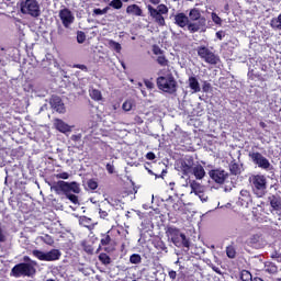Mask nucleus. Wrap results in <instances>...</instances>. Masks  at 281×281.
Instances as JSON below:
<instances>
[{"label": "nucleus", "mask_w": 281, "mask_h": 281, "mask_svg": "<svg viewBox=\"0 0 281 281\" xmlns=\"http://www.w3.org/2000/svg\"><path fill=\"white\" fill-rule=\"evenodd\" d=\"M50 190L55 191L56 194H64L69 202L74 204H78V196L76 194L80 193V188L76 182H65V181H56L50 187ZM74 192V194L69 193Z\"/></svg>", "instance_id": "nucleus-1"}, {"label": "nucleus", "mask_w": 281, "mask_h": 281, "mask_svg": "<svg viewBox=\"0 0 281 281\" xmlns=\"http://www.w3.org/2000/svg\"><path fill=\"white\" fill-rule=\"evenodd\" d=\"M173 24L180 29H187L191 34H195L201 29L205 27V21H191L184 12H179L173 15Z\"/></svg>", "instance_id": "nucleus-2"}, {"label": "nucleus", "mask_w": 281, "mask_h": 281, "mask_svg": "<svg viewBox=\"0 0 281 281\" xmlns=\"http://www.w3.org/2000/svg\"><path fill=\"white\" fill-rule=\"evenodd\" d=\"M156 87L158 90L167 94H176L178 92V81L172 74H167L156 78Z\"/></svg>", "instance_id": "nucleus-3"}, {"label": "nucleus", "mask_w": 281, "mask_h": 281, "mask_svg": "<svg viewBox=\"0 0 281 281\" xmlns=\"http://www.w3.org/2000/svg\"><path fill=\"white\" fill-rule=\"evenodd\" d=\"M147 14H149V18L151 21H154V23H156V25L165 27L167 23L165 21V16L162 15L169 14V8H167L165 4H158L156 8L148 4Z\"/></svg>", "instance_id": "nucleus-4"}, {"label": "nucleus", "mask_w": 281, "mask_h": 281, "mask_svg": "<svg viewBox=\"0 0 281 281\" xmlns=\"http://www.w3.org/2000/svg\"><path fill=\"white\" fill-rule=\"evenodd\" d=\"M249 182L251 183V190L254 192L255 198L261 199L266 195V190L268 188V181L263 175L257 173L249 178Z\"/></svg>", "instance_id": "nucleus-5"}, {"label": "nucleus", "mask_w": 281, "mask_h": 281, "mask_svg": "<svg viewBox=\"0 0 281 281\" xmlns=\"http://www.w3.org/2000/svg\"><path fill=\"white\" fill-rule=\"evenodd\" d=\"M20 12L33 19L42 16V10L37 0H22L20 2Z\"/></svg>", "instance_id": "nucleus-6"}, {"label": "nucleus", "mask_w": 281, "mask_h": 281, "mask_svg": "<svg viewBox=\"0 0 281 281\" xmlns=\"http://www.w3.org/2000/svg\"><path fill=\"white\" fill-rule=\"evenodd\" d=\"M167 237L171 239V243L176 245L178 248H190V239L187 238V235L180 232V229L176 227L167 228Z\"/></svg>", "instance_id": "nucleus-7"}, {"label": "nucleus", "mask_w": 281, "mask_h": 281, "mask_svg": "<svg viewBox=\"0 0 281 281\" xmlns=\"http://www.w3.org/2000/svg\"><path fill=\"white\" fill-rule=\"evenodd\" d=\"M196 56L199 59L203 60V63L210 66H216L218 63H221V57L203 45L196 46Z\"/></svg>", "instance_id": "nucleus-8"}, {"label": "nucleus", "mask_w": 281, "mask_h": 281, "mask_svg": "<svg viewBox=\"0 0 281 281\" xmlns=\"http://www.w3.org/2000/svg\"><path fill=\"white\" fill-rule=\"evenodd\" d=\"M35 273H36V270H35V267H33V265L27 262H20L13 266V268H11L10 276L13 278H21V277L32 278L33 276H35Z\"/></svg>", "instance_id": "nucleus-9"}, {"label": "nucleus", "mask_w": 281, "mask_h": 281, "mask_svg": "<svg viewBox=\"0 0 281 281\" xmlns=\"http://www.w3.org/2000/svg\"><path fill=\"white\" fill-rule=\"evenodd\" d=\"M120 236V229L113 227L109 229L105 234L100 235V246L98 251L102 250L103 247L111 246L115 244V238Z\"/></svg>", "instance_id": "nucleus-10"}, {"label": "nucleus", "mask_w": 281, "mask_h": 281, "mask_svg": "<svg viewBox=\"0 0 281 281\" xmlns=\"http://www.w3.org/2000/svg\"><path fill=\"white\" fill-rule=\"evenodd\" d=\"M249 159L261 170L270 169V161L258 151H249Z\"/></svg>", "instance_id": "nucleus-11"}, {"label": "nucleus", "mask_w": 281, "mask_h": 281, "mask_svg": "<svg viewBox=\"0 0 281 281\" xmlns=\"http://www.w3.org/2000/svg\"><path fill=\"white\" fill-rule=\"evenodd\" d=\"M58 19H60V23L65 29H69V26L74 23V15L71 14V11L67 8L58 11Z\"/></svg>", "instance_id": "nucleus-12"}, {"label": "nucleus", "mask_w": 281, "mask_h": 281, "mask_svg": "<svg viewBox=\"0 0 281 281\" xmlns=\"http://www.w3.org/2000/svg\"><path fill=\"white\" fill-rule=\"evenodd\" d=\"M194 167H196V165H194V160L191 156L179 161L180 172H182L183 176L190 175V171L193 170Z\"/></svg>", "instance_id": "nucleus-13"}, {"label": "nucleus", "mask_w": 281, "mask_h": 281, "mask_svg": "<svg viewBox=\"0 0 281 281\" xmlns=\"http://www.w3.org/2000/svg\"><path fill=\"white\" fill-rule=\"evenodd\" d=\"M207 176H210V179H212L216 184H223L227 179V173L221 169H212L207 172Z\"/></svg>", "instance_id": "nucleus-14"}, {"label": "nucleus", "mask_w": 281, "mask_h": 281, "mask_svg": "<svg viewBox=\"0 0 281 281\" xmlns=\"http://www.w3.org/2000/svg\"><path fill=\"white\" fill-rule=\"evenodd\" d=\"M238 202L240 203V206L249 207L251 203H254L251 192L246 189L240 190V196L238 198Z\"/></svg>", "instance_id": "nucleus-15"}, {"label": "nucleus", "mask_w": 281, "mask_h": 281, "mask_svg": "<svg viewBox=\"0 0 281 281\" xmlns=\"http://www.w3.org/2000/svg\"><path fill=\"white\" fill-rule=\"evenodd\" d=\"M50 108H53V110H55V112L58 114L65 113V104L58 95L50 97Z\"/></svg>", "instance_id": "nucleus-16"}, {"label": "nucleus", "mask_w": 281, "mask_h": 281, "mask_svg": "<svg viewBox=\"0 0 281 281\" xmlns=\"http://www.w3.org/2000/svg\"><path fill=\"white\" fill-rule=\"evenodd\" d=\"M204 188L199 182L192 180L191 181V193L199 196L201 201L205 202L207 199L203 195Z\"/></svg>", "instance_id": "nucleus-17"}, {"label": "nucleus", "mask_w": 281, "mask_h": 281, "mask_svg": "<svg viewBox=\"0 0 281 281\" xmlns=\"http://www.w3.org/2000/svg\"><path fill=\"white\" fill-rule=\"evenodd\" d=\"M60 250L58 249H50V251L46 252L45 257L40 259V261L44 262H54L60 259Z\"/></svg>", "instance_id": "nucleus-18"}, {"label": "nucleus", "mask_w": 281, "mask_h": 281, "mask_svg": "<svg viewBox=\"0 0 281 281\" xmlns=\"http://www.w3.org/2000/svg\"><path fill=\"white\" fill-rule=\"evenodd\" d=\"M125 14L130 15V16H138V18H143V9H140V7H138L137 4H130L125 8Z\"/></svg>", "instance_id": "nucleus-19"}, {"label": "nucleus", "mask_w": 281, "mask_h": 281, "mask_svg": "<svg viewBox=\"0 0 281 281\" xmlns=\"http://www.w3.org/2000/svg\"><path fill=\"white\" fill-rule=\"evenodd\" d=\"M268 201L270 203V207H272V211L281 212V198L277 195H270L268 196Z\"/></svg>", "instance_id": "nucleus-20"}, {"label": "nucleus", "mask_w": 281, "mask_h": 281, "mask_svg": "<svg viewBox=\"0 0 281 281\" xmlns=\"http://www.w3.org/2000/svg\"><path fill=\"white\" fill-rule=\"evenodd\" d=\"M187 18L191 19L192 22L194 21L205 22V18L201 15V11H199V9L196 8H192L191 10H189V15H187Z\"/></svg>", "instance_id": "nucleus-21"}, {"label": "nucleus", "mask_w": 281, "mask_h": 281, "mask_svg": "<svg viewBox=\"0 0 281 281\" xmlns=\"http://www.w3.org/2000/svg\"><path fill=\"white\" fill-rule=\"evenodd\" d=\"M55 130L63 134L70 132L69 125L60 119L55 120Z\"/></svg>", "instance_id": "nucleus-22"}, {"label": "nucleus", "mask_w": 281, "mask_h": 281, "mask_svg": "<svg viewBox=\"0 0 281 281\" xmlns=\"http://www.w3.org/2000/svg\"><path fill=\"white\" fill-rule=\"evenodd\" d=\"M191 175L194 176V179L202 180L205 177V170L203 169V166L196 165L194 166V169L191 170Z\"/></svg>", "instance_id": "nucleus-23"}, {"label": "nucleus", "mask_w": 281, "mask_h": 281, "mask_svg": "<svg viewBox=\"0 0 281 281\" xmlns=\"http://www.w3.org/2000/svg\"><path fill=\"white\" fill-rule=\"evenodd\" d=\"M263 270H265L266 273H268V274H277V272H278L277 265H274V263L271 262V261H266V262L263 263Z\"/></svg>", "instance_id": "nucleus-24"}, {"label": "nucleus", "mask_w": 281, "mask_h": 281, "mask_svg": "<svg viewBox=\"0 0 281 281\" xmlns=\"http://www.w3.org/2000/svg\"><path fill=\"white\" fill-rule=\"evenodd\" d=\"M229 173L232 176H239L241 173L240 165L236 160L229 162Z\"/></svg>", "instance_id": "nucleus-25"}, {"label": "nucleus", "mask_w": 281, "mask_h": 281, "mask_svg": "<svg viewBox=\"0 0 281 281\" xmlns=\"http://www.w3.org/2000/svg\"><path fill=\"white\" fill-rule=\"evenodd\" d=\"M270 27L274 31H281V13L270 20Z\"/></svg>", "instance_id": "nucleus-26"}, {"label": "nucleus", "mask_w": 281, "mask_h": 281, "mask_svg": "<svg viewBox=\"0 0 281 281\" xmlns=\"http://www.w3.org/2000/svg\"><path fill=\"white\" fill-rule=\"evenodd\" d=\"M189 88H191L192 92L199 93L201 92V88L199 87V81L195 77H189Z\"/></svg>", "instance_id": "nucleus-27"}, {"label": "nucleus", "mask_w": 281, "mask_h": 281, "mask_svg": "<svg viewBox=\"0 0 281 281\" xmlns=\"http://www.w3.org/2000/svg\"><path fill=\"white\" fill-rule=\"evenodd\" d=\"M9 64V57L7 56V50L0 48V70Z\"/></svg>", "instance_id": "nucleus-28"}, {"label": "nucleus", "mask_w": 281, "mask_h": 281, "mask_svg": "<svg viewBox=\"0 0 281 281\" xmlns=\"http://www.w3.org/2000/svg\"><path fill=\"white\" fill-rule=\"evenodd\" d=\"M167 203L172 204L173 211H176V212L182 210V207L184 205L182 200H178L177 202H173V198L172 196H169L167 199Z\"/></svg>", "instance_id": "nucleus-29"}, {"label": "nucleus", "mask_w": 281, "mask_h": 281, "mask_svg": "<svg viewBox=\"0 0 281 281\" xmlns=\"http://www.w3.org/2000/svg\"><path fill=\"white\" fill-rule=\"evenodd\" d=\"M89 97L95 102L102 101V92L98 89L89 90Z\"/></svg>", "instance_id": "nucleus-30"}, {"label": "nucleus", "mask_w": 281, "mask_h": 281, "mask_svg": "<svg viewBox=\"0 0 281 281\" xmlns=\"http://www.w3.org/2000/svg\"><path fill=\"white\" fill-rule=\"evenodd\" d=\"M109 47L113 49V52H115L116 54L122 53V44L117 43L114 40H109Z\"/></svg>", "instance_id": "nucleus-31"}, {"label": "nucleus", "mask_w": 281, "mask_h": 281, "mask_svg": "<svg viewBox=\"0 0 281 281\" xmlns=\"http://www.w3.org/2000/svg\"><path fill=\"white\" fill-rule=\"evenodd\" d=\"M98 260H100V262H102V265L104 266H110L112 260L111 257L108 254H100V256H98Z\"/></svg>", "instance_id": "nucleus-32"}, {"label": "nucleus", "mask_w": 281, "mask_h": 281, "mask_svg": "<svg viewBox=\"0 0 281 281\" xmlns=\"http://www.w3.org/2000/svg\"><path fill=\"white\" fill-rule=\"evenodd\" d=\"M156 63L160 65V67H168L169 66V59L165 55H160L156 58Z\"/></svg>", "instance_id": "nucleus-33"}, {"label": "nucleus", "mask_w": 281, "mask_h": 281, "mask_svg": "<svg viewBox=\"0 0 281 281\" xmlns=\"http://www.w3.org/2000/svg\"><path fill=\"white\" fill-rule=\"evenodd\" d=\"M124 0H111V3H109V7L121 10L124 7Z\"/></svg>", "instance_id": "nucleus-34"}, {"label": "nucleus", "mask_w": 281, "mask_h": 281, "mask_svg": "<svg viewBox=\"0 0 281 281\" xmlns=\"http://www.w3.org/2000/svg\"><path fill=\"white\" fill-rule=\"evenodd\" d=\"M240 280H243V281H254L256 279L252 278L251 272H249L248 270H243L240 272Z\"/></svg>", "instance_id": "nucleus-35"}, {"label": "nucleus", "mask_w": 281, "mask_h": 281, "mask_svg": "<svg viewBox=\"0 0 281 281\" xmlns=\"http://www.w3.org/2000/svg\"><path fill=\"white\" fill-rule=\"evenodd\" d=\"M225 252L227 255V258L229 259L236 258V248H234V246H227V248H225Z\"/></svg>", "instance_id": "nucleus-36"}, {"label": "nucleus", "mask_w": 281, "mask_h": 281, "mask_svg": "<svg viewBox=\"0 0 281 281\" xmlns=\"http://www.w3.org/2000/svg\"><path fill=\"white\" fill-rule=\"evenodd\" d=\"M260 234H254L251 237H249V245L256 246L260 244Z\"/></svg>", "instance_id": "nucleus-37"}, {"label": "nucleus", "mask_w": 281, "mask_h": 281, "mask_svg": "<svg viewBox=\"0 0 281 281\" xmlns=\"http://www.w3.org/2000/svg\"><path fill=\"white\" fill-rule=\"evenodd\" d=\"M87 189L91 191L98 190V181H95L94 179L87 180Z\"/></svg>", "instance_id": "nucleus-38"}, {"label": "nucleus", "mask_w": 281, "mask_h": 281, "mask_svg": "<svg viewBox=\"0 0 281 281\" xmlns=\"http://www.w3.org/2000/svg\"><path fill=\"white\" fill-rule=\"evenodd\" d=\"M86 40H87V36L85 35V32L78 31L76 33V42H78V44H83Z\"/></svg>", "instance_id": "nucleus-39"}, {"label": "nucleus", "mask_w": 281, "mask_h": 281, "mask_svg": "<svg viewBox=\"0 0 281 281\" xmlns=\"http://www.w3.org/2000/svg\"><path fill=\"white\" fill-rule=\"evenodd\" d=\"M110 8L106 7L104 9H93V16H102L109 12Z\"/></svg>", "instance_id": "nucleus-40"}, {"label": "nucleus", "mask_w": 281, "mask_h": 281, "mask_svg": "<svg viewBox=\"0 0 281 281\" xmlns=\"http://www.w3.org/2000/svg\"><path fill=\"white\" fill-rule=\"evenodd\" d=\"M130 263L131 265H139L140 263V255L132 254V256H130Z\"/></svg>", "instance_id": "nucleus-41"}, {"label": "nucleus", "mask_w": 281, "mask_h": 281, "mask_svg": "<svg viewBox=\"0 0 281 281\" xmlns=\"http://www.w3.org/2000/svg\"><path fill=\"white\" fill-rule=\"evenodd\" d=\"M80 225H82V227L89 228L91 226V218L87 216L80 217Z\"/></svg>", "instance_id": "nucleus-42"}, {"label": "nucleus", "mask_w": 281, "mask_h": 281, "mask_svg": "<svg viewBox=\"0 0 281 281\" xmlns=\"http://www.w3.org/2000/svg\"><path fill=\"white\" fill-rule=\"evenodd\" d=\"M41 240L48 246L54 245V239H52V236H49L48 234L42 236Z\"/></svg>", "instance_id": "nucleus-43"}, {"label": "nucleus", "mask_w": 281, "mask_h": 281, "mask_svg": "<svg viewBox=\"0 0 281 281\" xmlns=\"http://www.w3.org/2000/svg\"><path fill=\"white\" fill-rule=\"evenodd\" d=\"M32 255L34 258H37V260H41L42 258H44L46 256V252L35 249L32 251Z\"/></svg>", "instance_id": "nucleus-44"}, {"label": "nucleus", "mask_w": 281, "mask_h": 281, "mask_svg": "<svg viewBox=\"0 0 281 281\" xmlns=\"http://www.w3.org/2000/svg\"><path fill=\"white\" fill-rule=\"evenodd\" d=\"M270 259L281 263V254L279 251H272V254H270Z\"/></svg>", "instance_id": "nucleus-45"}, {"label": "nucleus", "mask_w": 281, "mask_h": 281, "mask_svg": "<svg viewBox=\"0 0 281 281\" xmlns=\"http://www.w3.org/2000/svg\"><path fill=\"white\" fill-rule=\"evenodd\" d=\"M7 241V232L2 228V224L0 223V244Z\"/></svg>", "instance_id": "nucleus-46"}, {"label": "nucleus", "mask_w": 281, "mask_h": 281, "mask_svg": "<svg viewBox=\"0 0 281 281\" xmlns=\"http://www.w3.org/2000/svg\"><path fill=\"white\" fill-rule=\"evenodd\" d=\"M201 91H203V93H207L210 92V90H212V86L210 85V82L207 81H203V86L200 87Z\"/></svg>", "instance_id": "nucleus-47"}, {"label": "nucleus", "mask_w": 281, "mask_h": 281, "mask_svg": "<svg viewBox=\"0 0 281 281\" xmlns=\"http://www.w3.org/2000/svg\"><path fill=\"white\" fill-rule=\"evenodd\" d=\"M121 109H123V111L128 112L132 110V101H124L123 105H121Z\"/></svg>", "instance_id": "nucleus-48"}, {"label": "nucleus", "mask_w": 281, "mask_h": 281, "mask_svg": "<svg viewBox=\"0 0 281 281\" xmlns=\"http://www.w3.org/2000/svg\"><path fill=\"white\" fill-rule=\"evenodd\" d=\"M212 22L214 23V24H216V25H221V23H222V20H221V18L216 14V13H212Z\"/></svg>", "instance_id": "nucleus-49"}, {"label": "nucleus", "mask_w": 281, "mask_h": 281, "mask_svg": "<svg viewBox=\"0 0 281 281\" xmlns=\"http://www.w3.org/2000/svg\"><path fill=\"white\" fill-rule=\"evenodd\" d=\"M151 52L154 53V55L156 56H164L162 54H165V50H162L160 47L158 46H154V48L151 49Z\"/></svg>", "instance_id": "nucleus-50"}, {"label": "nucleus", "mask_w": 281, "mask_h": 281, "mask_svg": "<svg viewBox=\"0 0 281 281\" xmlns=\"http://www.w3.org/2000/svg\"><path fill=\"white\" fill-rule=\"evenodd\" d=\"M81 138H82V134H74L70 137L71 142L74 143H79Z\"/></svg>", "instance_id": "nucleus-51"}, {"label": "nucleus", "mask_w": 281, "mask_h": 281, "mask_svg": "<svg viewBox=\"0 0 281 281\" xmlns=\"http://www.w3.org/2000/svg\"><path fill=\"white\" fill-rule=\"evenodd\" d=\"M56 179L67 180L69 179V173L67 172L56 173Z\"/></svg>", "instance_id": "nucleus-52"}, {"label": "nucleus", "mask_w": 281, "mask_h": 281, "mask_svg": "<svg viewBox=\"0 0 281 281\" xmlns=\"http://www.w3.org/2000/svg\"><path fill=\"white\" fill-rule=\"evenodd\" d=\"M72 68L80 69V70H82V71H85V72L88 71L87 66H85V65H82V64H75V65L72 66Z\"/></svg>", "instance_id": "nucleus-53"}, {"label": "nucleus", "mask_w": 281, "mask_h": 281, "mask_svg": "<svg viewBox=\"0 0 281 281\" xmlns=\"http://www.w3.org/2000/svg\"><path fill=\"white\" fill-rule=\"evenodd\" d=\"M145 159H147V160H149V161H153V160L156 159V155H155L154 153L149 151V153H147V154L145 155Z\"/></svg>", "instance_id": "nucleus-54"}, {"label": "nucleus", "mask_w": 281, "mask_h": 281, "mask_svg": "<svg viewBox=\"0 0 281 281\" xmlns=\"http://www.w3.org/2000/svg\"><path fill=\"white\" fill-rule=\"evenodd\" d=\"M106 171H109V175L115 173V167L111 164H106Z\"/></svg>", "instance_id": "nucleus-55"}, {"label": "nucleus", "mask_w": 281, "mask_h": 281, "mask_svg": "<svg viewBox=\"0 0 281 281\" xmlns=\"http://www.w3.org/2000/svg\"><path fill=\"white\" fill-rule=\"evenodd\" d=\"M224 37H225V31H217L216 32V40L223 41Z\"/></svg>", "instance_id": "nucleus-56"}, {"label": "nucleus", "mask_w": 281, "mask_h": 281, "mask_svg": "<svg viewBox=\"0 0 281 281\" xmlns=\"http://www.w3.org/2000/svg\"><path fill=\"white\" fill-rule=\"evenodd\" d=\"M99 214H100V218H102V220L109 217V212H106L102 209H100Z\"/></svg>", "instance_id": "nucleus-57"}, {"label": "nucleus", "mask_w": 281, "mask_h": 281, "mask_svg": "<svg viewBox=\"0 0 281 281\" xmlns=\"http://www.w3.org/2000/svg\"><path fill=\"white\" fill-rule=\"evenodd\" d=\"M145 87L149 90L154 89V82H151L150 80H145Z\"/></svg>", "instance_id": "nucleus-58"}, {"label": "nucleus", "mask_w": 281, "mask_h": 281, "mask_svg": "<svg viewBox=\"0 0 281 281\" xmlns=\"http://www.w3.org/2000/svg\"><path fill=\"white\" fill-rule=\"evenodd\" d=\"M178 277V273L175 270H169V279L176 280Z\"/></svg>", "instance_id": "nucleus-59"}, {"label": "nucleus", "mask_w": 281, "mask_h": 281, "mask_svg": "<svg viewBox=\"0 0 281 281\" xmlns=\"http://www.w3.org/2000/svg\"><path fill=\"white\" fill-rule=\"evenodd\" d=\"M134 122H136V124H143V119H140V116H135Z\"/></svg>", "instance_id": "nucleus-60"}, {"label": "nucleus", "mask_w": 281, "mask_h": 281, "mask_svg": "<svg viewBox=\"0 0 281 281\" xmlns=\"http://www.w3.org/2000/svg\"><path fill=\"white\" fill-rule=\"evenodd\" d=\"M85 251H86L87 254H89V255H93V248H91V247L85 248Z\"/></svg>", "instance_id": "nucleus-61"}, {"label": "nucleus", "mask_w": 281, "mask_h": 281, "mask_svg": "<svg viewBox=\"0 0 281 281\" xmlns=\"http://www.w3.org/2000/svg\"><path fill=\"white\" fill-rule=\"evenodd\" d=\"M149 3H151L154 5H158V4H160V0H149Z\"/></svg>", "instance_id": "nucleus-62"}, {"label": "nucleus", "mask_w": 281, "mask_h": 281, "mask_svg": "<svg viewBox=\"0 0 281 281\" xmlns=\"http://www.w3.org/2000/svg\"><path fill=\"white\" fill-rule=\"evenodd\" d=\"M259 127L262 128V130L266 128V123L259 122Z\"/></svg>", "instance_id": "nucleus-63"}, {"label": "nucleus", "mask_w": 281, "mask_h": 281, "mask_svg": "<svg viewBox=\"0 0 281 281\" xmlns=\"http://www.w3.org/2000/svg\"><path fill=\"white\" fill-rule=\"evenodd\" d=\"M254 281H263V280L257 277L254 279Z\"/></svg>", "instance_id": "nucleus-64"}]
</instances>
